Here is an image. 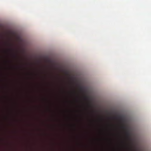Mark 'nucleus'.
Returning a JSON list of instances; mask_svg holds the SVG:
<instances>
[{"instance_id":"obj_1","label":"nucleus","mask_w":151,"mask_h":151,"mask_svg":"<svg viewBox=\"0 0 151 151\" xmlns=\"http://www.w3.org/2000/svg\"><path fill=\"white\" fill-rule=\"evenodd\" d=\"M121 127L122 129L126 130L124 133L126 139L128 141H130L131 139V134L129 131L127 129V127L125 126H122Z\"/></svg>"},{"instance_id":"obj_2","label":"nucleus","mask_w":151,"mask_h":151,"mask_svg":"<svg viewBox=\"0 0 151 151\" xmlns=\"http://www.w3.org/2000/svg\"><path fill=\"white\" fill-rule=\"evenodd\" d=\"M83 98H84V99L86 100H87L88 99V96H84V97H83Z\"/></svg>"},{"instance_id":"obj_3","label":"nucleus","mask_w":151,"mask_h":151,"mask_svg":"<svg viewBox=\"0 0 151 151\" xmlns=\"http://www.w3.org/2000/svg\"><path fill=\"white\" fill-rule=\"evenodd\" d=\"M80 91H83V88L82 87H80Z\"/></svg>"},{"instance_id":"obj_4","label":"nucleus","mask_w":151,"mask_h":151,"mask_svg":"<svg viewBox=\"0 0 151 151\" xmlns=\"http://www.w3.org/2000/svg\"><path fill=\"white\" fill-rule=\"evenodd\" d=\"M14 57H15L16 58H17V57H18V56H17V55H14Z\"/></svg>"},{"instance_id":"obj_5","label":"nucleus","mask_w":151,"mask_h":151,"mask_svg":"<svg viewBox=\"0 0 151 151\" xmlns=\"http://www.w3.org/2000/svg\"><path fill=\"white\" fill-rule=\"evenodd\" d=\"M73 93L74 94H76V93L75 91H73Z\"/></svg>"},{"instance_id":"obj_6","label":"nucleus","mask_w":151,"mask_h":151,"mask_svg":"<svg viewBox=\"0 0 151 151\" xmlns=\"http://www.w3.org/2000/svg\"><path fill=\"white\" fill-rule=\"evenodd\" d=\"M10 50H12V51L13 50L12 49H10Z\"/></svg>"}]
</instances>
